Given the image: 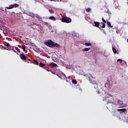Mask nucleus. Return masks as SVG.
I'll return each mask as SVG.
<instances>
[{
    "mask_svg": "<svg viewBox=\"0 0 128 128\" xmlns=\"http://www.w3.org/2000/svg\"><path fill=\"white\" fill-rule=\"evenodd\" d=\"M49 20H56V18L54 16H50L49 17Z\"/></svg>",
    "mask_w": 128,
    "mask_h": 128,
    "instance_id": "12",
    "label": "nucleus"
},
{
    "mask_svg": "<svg viewBox=\"0 0 128 128\" xmlns=\"http://www.w3.org/2000/svg\"><path fill=\"white\" fill-rule=\"evenodd\" d=\"M102 20L104 22V24H106V21L105 20L104 18H102Z\"/></svg>",
    "mask_w": 128,
    "mask_h": 128,
    "instance_id": "25",
    "label": "nucleus"
},
{
    "mask_svg": "<svg viewBox=\"0 0 128 128\" xmlns=\"http://www.w3.org/2000/svg\"><path fill=\"white\" fill-rule=\"evenodd\" d=\"M118 112H126V108H122V109H118Z\"/></svg>",
    "mask_w": 128,
    "mask_h": 128,
    "instance_id": "11",
    "label": "nucleus"
},
{
    "mask_svg": "<svg viewBox=\"0 0 128 128\" xmlns=\"http://www.w3.org/2000/svg\"><path fill=\"white\" fill-rule=\"evenodd\" d=\"M90 50V48H85L82 50V52H88Z\"/></svg>",
    "mask_w": 128,
    "mask_h": 128,
    "instance_id": "15",
    "label": "nucleus"
},
{
    "mask_svg": "<svg viewBox=\"0 0 128 128\" xmlns=\"http://www.w3.org/2000/svg\"><path fill=\"white\" fill-rule=\"evenodd\" d=\"M50 2H54V0H50Z\"/></svg>",
    "mask_w": 128,
    "mask_h": 128,
    "instance_id": "29",
    "label": "nucleus"
},
{
    "mask_svg": "<svg viewBox=\"0 0 128 128\" xmlns=\"http://www.w3.org/2000/svg\"><path fill=\"white\" fill-rule=\"evenodd\" d=\"M72 84H78V82H76V80H72Z\"/></svg>",
    "mask_w": 128,
    "mask_h": 128,
    "instance_id": "18",
    "label": "nucleus"
},
{
    "mask_svg": "<svg viewBox=\"0 0 128 128\" xmlns=\"http://www.w3.org/2000/svg\"><path fill=\"white\" fill-rule=\"evenodd\" d=\"M48 10H49V12H50V14H54V12L53 10L52 9H50Z\"/></svg>",
    "mask_w": 128,
    "mask_h": 128,
    "instance_id": "24",
    "label": "nucleus"
},
{
    "mask_svg": "<svg viewBox=\"0 0 128 128\" xmlns=\"http://www.w3.org/2000/svg\"><path fill=\"white\" fill-rule=\"evenodd\" d=\"M1 10H2L1 9Z\"/></svg>",
    "mask_w": 128,
    "mask_h": 128,
    "instance_id": "32",
    "label": "nucleus"
},
{
    "mask_svg": "<svg viewBox=\"0 0 128 128\" xmlns=\"http://www.w3.org/2000/svg\"><path fill=\"white\" fill-rule=\"evenodd\" d=\"M94 26H96V28H99L100 26V22H94Z\"/></svg>",
    "mask_w": 128,
    "mask_h": 128,
    "instance_id": "7",
    "label": "nucleus"
},
{
    "mask_svg": "<svg viewBox=\"0 0 128 128\" xmlns=\"http://www.w3.org/2000/svg\"><path fill=\"white\" fill-rule=\"evenodd\" d=\"M30 16H32V18H36L35 14H34L32 13H30Z\"/></svg>",
    "mask_w": 128,
    "mask_h": 128,
    "instance_id": "20",
    "label": "nucleus"
},
{
    "mask_svg": "<svg viewBox=\"0 0 128 128\" xmlns=\"http://www.w3.org/2000/svg\"><path fill=\"white\" fill-rule=\"evenodd\" d=\"M6 46H7L8 48V46H10V44L9 43H6Z\"/></svg>",
    "mask_w": 128,
    "mask_h": 128,
    "instance_id": "27",
    "label": "nucleus"
},
{
    "mask_svg": "<svg viewBox=\"0 0 128 128\" xmlns=\"http://www.w3.org/2000/svg\"><path fill=\"white\" fill-rule=\"evenodd\" d=\"M90 76H92V74H90Z\"/></svg>",
    "mask_w": 128,
    "mask_h": 128,
    "instance_id": "30",
    "label": "nucleus"
},
{
    "mask_svg": "<svg viewBox=\"0 0 128 128\" xmlns=\"http://www.w3.org/2000/svg\"><path fill=\"white\" fill-rule=\"evenodd\" d=\"M44 44L49 48H60V45L50 40H48L47 42H45Z\"/></svg>",
    "mask_w": 128,
    "mask_h": 128,
    "instance_id": "1",
    "label": "nucleus"
},
{
    "mask_svg": "<svg viewBox=\"0 0 128 128\" xmlns=\"http://www.w3.org/2000/svg\"><path fill=\"white\" fill-rule=\"evenodd\" d=\"M107 24L110 26V28H112V24H110V21L107 22Z\"/></svg>",
    "mask_w": 128,
    "mask_h": 128,
    "instance_id": "17",
    "label": "nucleus"
},
{
    "mask_svg": "<svg viewBox=\"0 0 128 128\" xmlns=\"http://www.w3.org/2000/svg\"><path fill=\"white\" fill-rule=\"evenodd\" d=\"M20 58L22 60H26V55L22 54H20Z\"/></svg>",
    "mask_w": 128,
    "mask_h": 128,
    "instance_id": "5",
    "label": "nucleus"
},
{
    "mask_svg": "<svg viewBox=\"0 0 128 128\" xmlns=\"http://www.w3.org/2000/svg\"><path fill=\"white\" fill-rule=\"evenodd\" d=\"M62 22H66V24H70L72 22V19L66 16H64L62 18L61 20Z\"/></svg>",
    "mask_w": 128,
    "mask_h": 128,
    "instance_id": "3",
    "label": "nucleus"
},
{
    "mask_svg": "<svg viewBox=\"0 0 128 128\" xmlns=\"http://www.w3.org/2000/svg\"><path fill=\"white\" fill-rule=\"evenodd\" d=\"M13 6H14V8H18L20 5H18V4H14Z\"/></svg>",
    "mask_w": 128,
    "mask_h": 128,
    "instance_id": "23",
    "label": "nucleus"
},
{
    "mask_svg": "<svg viewBox=\"0 0 128 128\" xmlns=\"http://www.w3.org/2000/svg\"><path fill=\"white\" fill-rule=\"evenodd\" d=\"M35 18H38V20H39V22H42V17H40V16L38 14H36L35 15Z\"/></svg>",
    "mask_w": 128,
    "mask_h": 128,
    "instance_id": "6",
    "label": "nucleus"
},
{
    "mask_svg": "<svg viewBox=\"0 0 128 128\" xmlns=\"http://www.w3.org/2000/svg\"><path fill=\"white\" fill-rule=\"evenodd\" d=\"M5 10L6 11V9H5Z\"/></svg>",
    "mask_w": 128,
    "mask_h": 128,
    "instance_id": "31",
    "label": "nucleus"
},
{
    "mask_svg": "<svg viewBox=\"0 0 128 128\" xmlns=\"http://www.w3.org/2000/svg\"><path fill=\"white\" fill-rule=\"evenodd\" d=\"M51 66H53V68H56L58 66V64L54 62H50L49 64Z\"/></svg>",
    "mask_w": 128,
    "mask_h": 128,
    "instance_id": "8",
    "label": "nucleus"
},
{
    "mask_svg": "<svg viewBox=\"0 0 128 128\" xmlns=\"http://www.w3.org/2000/svg\"><path fill=\"white\" fill-rule=\"evenodd\" d=\"M101 24H102V26H101L102 28H106V23L102 22Z\"/></svg>",
    "mask_w": 128,
    "mask_h": 128,
    "instance_id": "14",
    "label": "nucleus"
},
{
    "mask_svg": "<svg viewBox=\"0 0 128 128\" xmlns=\"http://www.w3.org/2000/svg\"><path fill=\"white\" fill-rule=\"evenodd\" d=\"M92 86L94 87V92H96L98 94H100V89H98V85L96 83H92Z\"/></svg>",
    "mask_w": 128,
    "mask_h": 128,
    "instance_id": "4",
    "label": "nucleus"
},
{
    "mask_svg": "<svg viewBox=\"0 0 128 128\" xmlns=\"http://www.w3.org/2000/svg\"><path fill=\"white\" fill-rule=\"evenodd\" d=\"M112 96L110 94H106L105 98L103 99V100L104 102H106L107 104H114V102H112Z\"/></svg>",
    "mask_w": 128,
    "mask_h": 128,
    "instance_id": "2",
    "label": "nucleus"
},
{
    "mask_svg": "<svg viewBox=\"0 0 128 128\" xmlns=\"http://www.w3.org/2000/svg\"><path fill=\"white\" fill-rule=\"evenodd\" d=\"M44 24H47V26H48V23L46 22H43Z\"/></svg>",
    "mask_w": 128,
    "mask_h": 128,
    "instance_id": "28",
    "label": "nucleus"
},
{
    "mask_svg": "<svg viewBox=\"0 0 128 128\" xmlns=\"http://www.w3.org/2000/svg\"><path fill=\"white\" fill-rule=\"evenodd\" d=\"M90 10H92V9H90V8H86V12H90Z\"/></svg>",
    "mask_w": 128,
    "mask_h": 128,
    "instance_id": "22",
    "label": "nucleus"
},
{
    "mask_svg": "<svg viewBox=\"0 0 128 128\" xmlns=\"http://www.w3.org/2000/svg\"><path fill=\"white\" fill-rule=\"evenodd\" d=\"M112 50L114 54H116V48H112Z\"/></svg>",
    "mask_w": 128,
    "mask_h": 128,
    "instance_id": "21",
    "label": "nucleus"
},
{
    "mask_svg": "<svg viewBox=\"0 0 128 128\" xmlns=\"http://www.w3.org/2000/svg\"><path fill=\"white\" fill-rule=\"evenodd\" d=\"M34 64H36V66H38L39 63H38V60H34Z\"/></svg>",
    "mask_w": 128,
    "mask_h": 128,
    "instance_id": "16",
    "label": "nucleus"
},
{
    "mask_svg": "<svg viewBox=\"0 0 128 128\" xmlns=\"http://www.w3.org/2000/svg\"><path fill=\"white\" fill-rule=\"evenodd\" d=\"M84 44L86 46H92V44L90 43H84Z\"/></svg>",
    "mask_w": 128,
    "mask_h": 128,
    "instance_id": "19",
    "label": "nucleus"
},
{
    "mask_svg": "<svg viewBox=\"0 0 128 128\" xmlns=\"http://www.w3.org/2000/svg\"><path fill=\"white\" fill-rule=\"evenodd\" d=\"M14 4H11L9 6V7H6V8H7V10H10L12 8H14Z\"/></svg>",
    "mask_w": 128,
    "mask_h": 128,
    "instance_id": "10",
    "label": "nucleus"
},
{
    "mask_svg": "<svg viewBox=\"0 0 128 128\" xmlns=\"http://www.w3.org/2000/svg\"><path fill=\"white\" fill-rule=\"evenodd\" d=\"M46 66V64H44L42 62H40L39 64V66H40V68H44V66Z\"/></svg>",
    "mask_w": 128,
    "mask_h": 128,
    "instance_id": "13",
    "label": "nucleus"
},
{
    "mask_svg": "<svg viewBox=\"0 0 128 128\" xmlns=\"http://www.w3.org/2000/svg\"><path fill=\"white\" fill-rule=\"evenodd\" d=\"M22 50L24 52L25 54H26V52H28V50H26V46L22 44Z\"/></svg>",
    "mask_w": 128,
    "mask_h": 128,
    "instance_id": "9",
    "label": "nucleus"
},
{
    "mask_svg": "<svg viewBox=\"0 0 128 128\" xmlns=\"http://www.w3.org/2000/svg\"><path fill=\"white\" fill-rule=\"evenodd\" d=\"M117 62H122V59H118Z\"/></svg>",
    "mask_w": 128,
    "mask_h": 128,
    "instance_id": "26",
    "label": "nucleus"
}]
</instances>
